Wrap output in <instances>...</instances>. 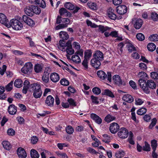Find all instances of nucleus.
I'll use <instances>...</instances> for the list:
<instances>
[{"label":"nucleus","mask_w":158,"mask_h":158,"mask_svg":"<svg viewBox=\"0 0 158 158\" xmlns=\"http://www.w3.org/2000/svg\"><path fill=\"white\" fill-rule=\"evenodd\" d=\"M151 18L153 20L156 21L158 19V15L156 12H152L151 14Z\"/></svg>","instance_id":"09e8293b"},{"label":"nucleus","mask_w":158,"mask_h":158,"mask_svg":"<svg viewBox=\"0 0 158 158\" xmlns=\"http://www.w3.org/2000/svg\"><path fill=\"white\" fill-rule=\"evenodd\" d=\"M64 6L67 9L70 10H73L75 8L74 6L70 2H66L64 5Z\"/></svg>","instance_id":"473e14b6"},{"label":"nucleus","mask_w":158,"mask_h":158,"mask_svg":"<svg viewBox=\"0 0 158 158\" xmlns=\"http://www.w3.org/2000/svg\"><path fill=\"white\" fill-rule=\"evenodd\" d=\"M123 100L129 103H131L134 101L133 97L130 94H125L123 97Z\"/></svg>","instance_id":"412c9836"},{"label":"nucleus","mask_w":158,"mask_h":158,"mask_svg":"<svg viewBox=\"0 0 158 158\" xmlns=\"http://www.w3.org/2000/svg\"><path fill=\"white\" fill-rule=\"evenodd\" d=\"M31 6L33 14L35 13L36 14H39L40 13L41 10L40 8L37 6L34 5H32Z\"/></svg>","instance_id":"c756f323"},{"label":"nucleus","mask_w":158,"mask_h":158,"mask_svg":"<svg viewBox=\"0 0 158 158\" xmlns=\"http://www.w3.org/2000/svg\"><path fill=\"white\" fill-rule=\"evenodd\" d=\"M67 53L69 55H72L74 53V51L72 48V47L66 48Z\"/></svg>","instance_id":"4d7b16f0"},{"label":"nucleus","mask_w":158,"mask_h":158,"mask_svg":"<svg viewBox=\"0 0 158 158\" xmlns=\"http://www.w3.org/2000/svg\"><path fill=\"white\" fill-rule=\"evenodd\" d=\"M138 84L143 91L147 94L150 92L149 88L153 89L156 87L155 83L152 80H148L146 82L145 80L140 79L138 81Z\"/></svg>","instance_id":"f257e3e1"},{"label":"nucleus","mask_w":158,"mask_h":158,"mask_svg":"<svg viewBox=\"0 0 158 158\" xmlns=\"http://www.w3.org/2000/svg\"><path fill=\"white\" fill-rule=\"evenodd\" d=\"M135 100L136 105H141L143 102V101L140 98H136Z\"/></svg>","instance_id":"774afa93"},{"label":"nucleus","mask_w":158,"mask_h":158,"mask_svg":"<svg viewBox=\"0 0 158 158\" xmlns=\"http://www.w3.org/2000/svg\"><path fill=\"white\" fill-rule=\"evenodd\" d=\"M88 5L89 8L93 10H95L97 9V5L94 2H89L88 3Z\"/></svg>","instance_id":"e433bc0d"},{"label":"nucleus","mask_w":158,"mask_h":158,"mask_svg":"<svg viewBox=\"0 0 158 158\" xmlns=\"http://www.w3.org/2000/svg\"><path fill=\"white\" fill-rule=\"evenodd\" d=\"M152 77L154 79H158V73L155 72H153L151 73Z\"/></svg>","instance_id":"69168bd1"},{"label":"nucleus","mask_w":158,"mask_h":158,"mask_svg":"<svg viewBox=\"0 0 158 158\" xmlns=\"http://www.w3.org/2000/svg\"><path fill=\"white\" fill-rule=\"evenodd\" d=\"M143 21L141 19H138L135 21L134 23V27L136 29H139L142 26Z\"/></svg>","instance_id":"6ab92c4d"},{"label":"nucleus","mask_w":158,"mask_h":158,"mask_svg":"<svg viewBox=\"0 0 158 158\" xmlns=\"http://www.w3.org/2000/svg\"><path fill=\"white\" fill-rule=\"evenodd\" d=\"M66 131L69 134H72L73 132V129L71 126H68L66 128Z\"/></svg>","instance_id":"3c124183"},{"label":"nucleus","mask_w":158,"mask_h":158,"mask_svg":"<svg viewBox=\"0 0 158 158\" xmlns=\"http://www.w3.org/2000/svg\"><path fill=\"white\" fill-rule=\"evenodd\" d=\"M147 111V109L145 108H142L139 109L137 112V114L139 115H142L145 114Z\"/></svg>","instance_id":"a19ab883"},{"label":"nucleus","mask_w":158,"mask_h":158,"mask_svg":"<svg viewBox=\"0 0 158 158\" xmlns=\"http://www.w3.org/2000/svg\"><path fill=\"white\" fill-rule=\"evenodd\" d=\"M111 29L107 26H104L102 25L98 26V31H101L102 33H103L105 31L110 30Z\"/></svg>","instance_id":"bb28decb"},{"label":"nucleus","mask_w":158,"mask_h":158,"mask_svg":"<svg viewBox=\"0 0 158 158\" xmlns=\"http://www.w3.org/2000/svg\"><path fill=\"white\" fill-rule=\"evenodd\" d=\"M72 60L73 62L76 63H79L81 61V60L80 57L75 54L72 56Z\"/></svg>","instance_id":"c85d7f7f"},{"label":"nucleus","mask_w":158,"mask_h":158,"mask_svg":"<svg viewBox=\"0 0 158 158\" xmlns=\"http://www.w3.org/2000/svg\"><path fill=\"white\" fill-rule=\"evenodd\" d=\"M59 44L60 46H59V48L62 51H64V49H65V44L63 40L60 41Z\"/></svg>","instance_id":"49530a36"},{"label":"nucleus","mask_w":158,"mask_h":158,"mask_svg":"<svg viewBox=\"0 0 158 158\" xmlns=\"http://www.w3.org/2000/svg\"><path fill=\"white\" fill-rule=\"evenodd\" d=\"M30 86L32 89L34 97L36 98H40L42 94L40 84L37 83H33L31 84Z\"/></svg>","instance_id":"7ed1b4c3"},{"label":"nucleus","mask_w":158,"mask_h":158,"mask_svg":"<svg viewBox=\"0 0 158 158\" xmlns=\"http://www.w3.org/2000/svg\"><path fill=\"white\" fill-rule=\"evenodd\" d=\"M36 3L43 8L46 7V3L44 0H37Z\"/></svg>","instance_id":"7c9ffc66"},{"label":"nucleus","mask_w":158,"mask_h":158,"mask_svg":"<svg viewBox=\"0 0 158 158\" xmlns=\"http://www.w3.org/2000/svg\"><path fill=\"white\" fill-rule=\"evenodd\" d=\"M67 27V25L66 24H60L56 27V30H58L60 29L64 28Z\"/></svg>","instance_id":"680f3d73"},{"label":"nucleus","mask_w":158,"mask_h":158,"mask_svg":"<svg viewBox=\"0 0 158 158\" xmlns=\"http://www.w3.org/2000/svg\"><path fill=\"white\" fill-rule=\"evenodd\" d=\"M128 131L125 128H121L118 133V136L121 138L124 139L126 138L128 136Z\"/></svg>","instance_id":"1a4fd4ad"},{"label":"nucleus","mask_w":158,"mask_h":158,"mask_svg":"<svg viewBox=\"0 0 158 158\" xmlns=\"http://www.w3.org/2000/svg\"><path fill=\"white\" fill-rule=\"evenodd\" d=\"M149 39L152 41H158V35L157 34H153L151 35L150 36Z\"/></svg>","instance_id":"37998d69"},{"label":"nucleus","mask_w":158,"mask_h":158,"mask_svg":"<svg viewBox=\"0 0 158 158\" xmlns=\"http://www.w3.org/2000/svg\"><path fill=\"white\" fill-rule=\"evenodd\" d=\"M50 78L51 80L54 82H57L60 79L59 75L56 73H52L50 75Z\"/></svg>","instance_id":"aec40b11"},{"label":"nucleus","mask_w":158,"mask_h":158,"mask_svg":"<svg viewBox=\"0 0 158 158\" xmlns=\"http://www.w3.org/2000/svg\"><path fill=\"white\" fill-rule=\"evenodd\" d=\"M61 20L62 23H65L64 24H66L67 25L70 23V20L68 18H62L61 19Z\"/></svg>","instance_id":"e2e57ef3"},{"label":"nucleus","mask_w":158,"mask_h":158,"mask_svg":"<svg viewBox=\"0 0 158 158\" xmlns=\"http://www.w3.org/2000/svg\"><path fill=\"white\" fill-rule=\"evenodd\" d=\"M22 80L19 79L16 80L14 83V85L17 88H20L22 86Z\"/></svg>","instance_id":"f704fd0d"},{"label":"nucleus","mask_w":158,"mask_h":158,"mask_svg":"<svg viewBox=\"0 0 158 158\" xmlns=\"http://www.w3.org/2000/svg\"><path fill=\"white\" fill-rule=\"evenodd\" d=\"M31 6L26 7L24 9V11L26 14L29 16H32L33 15Z\"/></svg>","instance_id":"5701e85b"},{"label":"nucleus","mask_w":158,"mask_h":158,"mask_svg":"<svg viewBox=\"0 0 158 158\" xmlns=\"http://www.w3.org/2000/svg\"><path fill=\"white\" fill-rule=\"evenodd\" d=\"M150 147L149 144L146 142H144V145L143 147V150L146 151H149L150 150Z\"/></svg>","instance_id":"79ce46f5"},{"label":"nucleus","mask_w":158,"mask_h":158,"mask_svg":"<svg viewBox=\"0 0 158 158\" xmlns=\"http://www.w3.org/2000/svg\"><path fill=\"white\" fill-rule=\"evenodd\" d=\"M102 94L108 96L112 98L114 97L112 93L108 89L105 90L104 92L102 93Z\"/></svg>","instance_id":"72a5a7b5"},{"label":"nucleus","mask_w":158,"mask_h":158,"mask_svg":"<svg viewBox=\"0 0 158 158\" xmlns=\"http://www.w3.org/2000/svg\"><path fill=\"white\" fill-rule=\"evenodd\" d=\"M125 155L124 152L122 151H118L115 154L117 158H121L123 157Z\"/></svg>","instance_id":"c03bdc74"},{"label":"nucleus","mask_w":158,"mask_h":158,"mask_svg":"<svg viewBox=\"0 0 158 158\" xmlns=\"http://www.w3.org/2000/svg\"><path fill=\"white\" fill-rule=\"evenodd\" d=\"M93 56V58L90 61L91 65L96 69H98L101 65L100 61L103 60V54L100 51L97 50L94 52Z\"/></svg>","instance_id":"f03ea898"},{"label":"nucleus","mask_w":158,"mask_h":158,"mask_svg":"<svg viewBox=\"0 0 158 158\" xmlns=\"http://www.w3.org/2000/svg\"><path fill=\"white\" fill-rule=\"evenodd\" d=\"M133 133L131 131H130L128 140L130 143L132 145H134L135 144V142L133 139Z\"/></svg>","instance_id":"4c0bfd02"},{"label":"nucleus","mask_w":158,"mask_h":158,"mask_svg":"<svg viewBox=\"0 0 158 158\" xmlns=\"http://www.w3.org/2000/svg\"><path fill=\"white\" fill-rule=\"evenodd\" d=\"M113 80L114 83L119 86H124L126 85L125 82L122 81L118 75H115L114 76Z\"/></svg>","instance_id":"423d86ee"},{"label":"nucleus","mask_w":158,"mask_h":158,"mask_svg":"<svg viewBox=\"0 0 158 158\" xmlns=\"http://www.w3.org/2000/svg\"><path fill=\"white\" fill-rule=\"evenodd\" d=\"M38 140V138L36 136H33L31 138V142L33 144H36Z\"/></svg>","instance_id":"bf43d9fd"},{"label":"nucleus","mask_w":158,"mask_h":158,"mask_svg":"<svg viewBox=\"0 0 158 158\" xmlns=\"http://www.w3.org/2000/svg\"><path fill=\"white\" fill-rule=\"evenodd\" d=\"M30 154L32 158H38L40 156L38 152L34 149L31 150Z\"/></svg>","instance_id":"a878e982"},{"label":"nucleus","mask_w":158,"mask_h":158,"mask_svg":"<svg viewBox=\"0 0 158 158\" xmlns=\"http://www.w3.org/2000/svg\"><path fill=\"white\" fill-rule=\"evenodd\" d=\"M2 145L4 148L6 150H9L12 148L11 145L7 141H3L2 142Z\"/></svg>","instance_id":"4be33fe9"},{"label":"nucleus","mask_w":158,"mask_h":158,"mask_svg":"<svg viewBox=\"0 0 158 158\" xmlns=\"http://www.w3.org/2000/svg\"><path fill=\"white\" fill-rule=\"evenodd\" d=\"M13 84V81H12L6 86V89L7 91H10L11 90Z\"/></svg>","instance_id":"8fccbe9b"},{"label":"nucleus","mask_w":158,"mask_h":158,"mask_svg":"<svg viewBox=\"0 0 158 158\" xmlns=\"http://www.w3.org/2000/svg\"><path fill=\"white\" fill-rule=\"evenodd\" d=\"M114 10L111 7H110L107 10V13L108 17L111 19L115 20L117 18L116 15L114 13Z\"/></svg>","instance_id":"4468645a"},{"label":"nucleus","mask_w":158,"mask_h":158,"mask_svg":"<svg viewBox=\"0 0 158 158\" xmlns=\"http://www.w3.org/2000/svg\"><path fill=\"white\" fill-rule=\"evenodd\" d=\"M92 52L91 50H87L85 52L84 58L89 59L92 55Z\"/></svg>","instance_id":"ea45409f"},{"label":"nucleus","mask_w":158,"mask_h":158,"mask_svg":"<svg viewBox=\"0 0 158 158\" xmlns=\"http://www.w3.org/2000/svg\"><path fill=\"white\" fill-rule=\"evenodd\" d=\"M42 69V66L39 64H35L34 67V70L35 72L37 73H38L41 72Z\"/></svg>","instance_id":"58836bf2"},{"label":"nucleus","mask_w":158,"mask_h":158,"mask_svg":"<svg viewBox=\"0 0 158 158\" xmlns=\"http://www.w3.org/2000/svg\"><path fill=\"white\" fill-rule=\"evenodd\" d=\"M7 133L9 135L12 136L15 134V131L13 129L10 128L7 130Z\"/></svg>","instance_id":"0e129e2a"},{"label":"nucleus","mask_w":158,"mask_h":158,"mask_svg":"<svg viewBox=\"0 0 158 158\" xmlns=\"http://www.w3.org/2000/svg\"><path fill=\"white\" fill-rule=\"evenodd\" d=\"M9 113L11 115H14L16 113L17 111V107L14 105L11 104L8 107Z\"/></svg>","instance_id":"a211bd4d"},{"label":"nucleus","mask_w":158,"mask_h":158,"mask_svg":"<svg viewBox=\"0 0 158 158\" xmlns=\"http://www.w3.org/2000/svg\"><path fill=\"white\" fill-rule=\"evenodd\" d=\"M138 76L139 78H141L143 79V78L145 77H148L147 75L144 72H139L138 74Z\"/></svg>","instance_id":"864d4df0"},{"label":"nucleus","mask_w":158,"mask_h":158,"mask_svg":"<svg viewBox=\"0 0 158 158\" xmlns=\"http://www.w3.org/2000/svg\"><path fill=\"white\" fill-rule=\"evenodd\" d=\"M119 129V126L118 124L116 123H113L110 124V130L111 132L115 134L117 132Z\"/></svg>","instance_id":"9b49d317"},{"label":"nucleus","mask_w":158,"mask_h":158,"mask_svg":"<svg viewBox=\"0 0 158 158\" xmlns=\"http://www.w3.org/2000/svg\"><path fill=\"white\" fill-rule=\"evenodd\" d=\"M126 43L127 44V47L128 50L130 52H131L132 51H135V48L131 41L128 40H126Z\"/></svg>","instance_id":"2eb2a0df"},{"label":"nucleus","mask_w":158,"mask_h":158,"mask_svg":"<svg viewBox=\"0 0 158 158\" xmlns=\"http://www.w3.org/2000/svg\"><path fill=\"white\" fill-rule=\"evenodd\" d=\"M60 83L64 86H67L69 84V81L65 78L62 79L60 81Z\"/></svg>","instance_id":"603ef678"},{"label":"nucleus","mask_w":158,"mask_h":158,"mask_svg":"<svg viewBox=\"0 0 158 158\" xmlns=\"http://www.w3.org/2000/svg\"><path fill=\"white\" fill-rule=\"evenodd\" d=\"M48 73H44V74L42 77L43 81L45 83H47L48 82L49 80V76Z\"/></svg>","instance_id":"cd10ccee"},{"label":"nucleus","mask_w":158,"mask_h":158,"mask_svg":"<svg viewBox=\"0 0 158 158\" xmlns=\"http://www.w3.org/2000/svg\"><path fill=\"white\" fill-rule=\"evenodd\" d=\"M32 65L30 62L25 64L23 67L21 69L22 72L24 74L29 73L32 70Z\"/></svg>","instance_id":"0eeeda50"},{"label":"nucleus","mask_w":158,"mask_h":158,"mask_svg":"<svg viewBox=\"0 0 158 158\" xmlns=\"http://www.w3.org/2000/svg\"><path fill=\"white\" fill-rule=\"evenodd\" d=\"M0 23L4 24L8 28L10 27V23L6 16L2 13H0Z\"/></svg>","instance_id":"6e6552de"},{"label":"nucleus","mask_w":158,"mask_h":158,"mask_svg":"<svg viewBox=\"0 0 158 158\" xmlns=\"http://www.w3.org/2000/svg\"><path fill=\"white\" fill-rule=\"evenodd\" d=\"M67 12V10L64 8H61L59 10V13L60 15H62Z\"/></svg>","instance_id":"052dcab7"},{"label":"nucleus","mask_w":158,"mask_h":158,"mask_svg":"<svg viewBox=\"0 0 158 158\" xmlns=\"http://www.w3.org/2000/svg\"><path fill=\"white\" fill-rule=\"evenodd\" d=\"M97 74L99 77L101 79L105 80L107 78V80L110 82L111 81V74L110 72L107 73V75L103 71H98Z\"/></svg>","instance_id":"39448f33"},{"label":"nucleus","mask_w":158,"mask_h":158,"mask_svg":"<svg viewBox=\"0 0 158 158\" xmlns=\"http://www.w3.org/2000/svg\"><path fill=\"white\" fill-rule=\"evenodd\" d=\"M115 119V118L114 117L110 114L107 115L105 118V120L108 123L113 121Z\"/></svg>","instance_id":"c9c22d12"},{"label":"nucleus","mask_w":158,"mask_h":158,"mask_svg":"<svg viewBox=\"0 0 158 158\" xmlns=\"http://www.w3.org/2000/svg\"><path fill=\"white\" fill-rule=\"evenodd\" d=\"M67 101L69 103V105L74 106H76V102L72 98H69Z\"/></svg>","instance_id":"338daca9"},{"label":"nucleus","mask_w":158,"mask_h":158,"mask_svg":"<svg viewBox=\"0 0 158 158\" xmlns=\"http://www.w3.org/2000/svg\"><path fill=\"white\" fill-rule=\"evenodd\" d=\"M60 37L63 40H67L69 38V35L65 31H61L59 33Z\"/></svg>","instance_id":"b1692460"},{"label":"nucleus","mask_w":158,"mask_h":158,"mask_svg":"<svg viewBox=\"0 0 158 158\" xmlns=\"http://www.w3.org/2000/svg\"><path fill=\"white\" fill-rule=\"evenodd\" d=\"M157 141L156 140H153L151 141V146L153 150H156L157 147Z\"/></svg>","instance_id":"de8ad7c7"},{"label":"nucleus","mask_w":158,"mask_h":158,"mask_svg":"<svg viewBox=\"0 0 158 158\" xmlns=\"http://www.w3.org/2000/svg\"><path fill=\"white\" fill-rule=\"evenodd\" d=\"M137 39L140 41L143 40L145 39V37L143 34L141 33L137 34L136 36Z\"/></svg>","instance_id":"a18cd8bd"},{"label":"nucleus","mask_w":158,"mask_h":158,"mask_svg":"<svg viewBox=\"0 0 158 158\" xmlns=\"http://www.w3.org/2000/svg\"><path fill=\"white\" fill-rule=\"evenodd\" d=\"M91 118L97 123L100 124L102 123V120L98 115L94 113L91 114Z\"/></svg>","instance_id":"f3484780"},{"label":"nucleus","mask_w":158,"mask_h":158,"mask_svg":"<svg viewBox=\"0 0 158 158\" xmlns=\"http://www.w3.org/2000/svg\"><path fill=\"white\" fill-rule=\"evenodd\" d=\"M10 27H12L15 30H19L23 27L22 23L18 19H12L10 20Z\"/></svg>","instance_id":"20e7f679"},{"label":"nucleus","mask_w":158,"mask_h":158,"mask_svg":"<svg viewBox=\"0 0 158 158\" xmlns=\"http://www.w3.org/2000/svg\"><path fill=\"white\" fill-rule=\"evenodd\" d=\"M117 12L120 15H124L127 11V8L125 5H120L118 6L116 8Z\"/></svg>","instance_id":"9d476101"},{"label":"nucleus","mask_w":158,"mask_h":158,"mask_svg":"<svg viewBox=\"0 0 158 158\" xmlns=\"http://www.w3.org/2000/svg\"><path fill=\"white\" fill-rule=\"evenodd\" d=\"M147 48L149 51L153 52L155 50L156 46L153 43H150L148 45Z\"/></svg>","instance_id":"2f4dec72"},{"label":"nucleus","mask_w":158,"mask_h":158,"mask_svg":"<svg viewBox=\"0 0 158 158\" xmlns=\"http://www.w3.org/2000/svg\"><path fill=\"white\" fill-rule=\"evenodd\" d=\"M91 98L93 103L96 104H98L99 103L98 98V97H95L93 95H91Z\"/></svg>","instance_id":"6e6d98bb"},{"label":"nucleus","mask_w":158,"mask_h":158,"mask_svg":"<svg viewBox=\"0 0 158 158\" xmlns=\"http://www.w3.org/2000/svg\"><path fill=\"white\" fill-rule=\"evenodd\" d=\"M92 91L95 94L98 95L101 92V89L95 87L92 89Z\"/></svg>","instance_id":"5fc2aeb1"},{"label":"nucleus","mask_w":158,"mask_h":158,"mask_svg":"<svg viewBox=\"0 0 158 158\" xmlns=\"http://www.w3.org/2000/svg\"><path fill=\"white\" fill-rule=\"evenodd\" d=\"M5 91V88L4 87L0 86V99H4L6 98V95L4 93Z\"/></svg>","instance_id":"393cba45"},{"label":"nucleus","mask_w":158,"mask_h":158,"mask_svg":"<svg viewBox=\"0 0 158 158\" xmlns=\"http://www.w3.org/2000/svg\"><path fill=\"white\" fill-rule=\"evenodd\" d=\"M22 19L25 23L29 26H32L35 24L34 21L26 15L23 16Z\"/></svg>","instance_id":"ddd939ff"},{"label":"nucleus","mask_w":158,"mask_h":158,"mask_svg":"<svg viewBox=\"0 0 158 158\" xmlns=\"http://www.w3.org/2000/svg\"><path fill=\"white\" fill-rule=\"evenodd\" d=\"M54 102V98L51 95L48 96L46 100L45 103L49 106H53Z\"/></svg>","instance_id":"dca6fc26"},{"label":"nucleus","mask_w":158,"mask_h":158,"mask_svg":"<svg viewBox=\"0 0 158 158\" xmlns=\"http://www.w3.org/2000/svg\"><path fill=\"white\" fill-rule=\"evenodd\" d=\"M126 41L124 42H121L118 44V48L119 49L121 52L123 51V48L125 45V44H126Z\"/></svg>","instance_id":"13d9d810"},{"label":"nucleus","mask_w":158,"mask_h":158,"mask_svg":"<svg viewBox=\"0 0 158 158\" xmlns=\"http://www.w3.org/2000/svg\"><path fill=\"white\" fill-rule=\"evenodd\" d=\"M17 152L18 156L22 158H26L27 156V154L25 151L21 147H19L18 148Z\"/></svg>","instance_id":"f8f14e48"}]
</instances>
